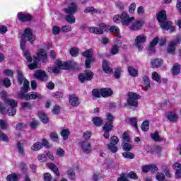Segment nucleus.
Wrapping results in <instances>:
<instances>
[{
	"mask_svg": "<svg viewBox=\"0 0 181 181\" xmlns=\"http://www.w3.org/2000/svg\"><path fill=\"white\" fill-rule=\"evenodd\" d=\"M84 13H98V10L94 8V7H87L84 10Z\"/></svg>",
	"mask_w": 181,
	"mask_h": 181,
	"instance_id": "nucleus-45",
	"label": "nucleus"
},
{
	"mask_svg": "<svg viewBox=\"0 0 181 181\" xmlns=\"http://www.w3.org/2000/svg\"><path fill=\"white\" fill-rule=\"evenodd\" d=\"M61 70H66V64H64V62L58 61L52 67L48 68V71H52L54 74H59Z\"/></svg>",
	"mask_w": 181,
	"mask_h": 181,
	"instance_id": "nucleus-9",
	"label": "nucleus"
},
{
	"mask_svg": "<svg viewBox=\"0 0 181 181\" xmlns=\"http://www.w3.org/2000/svg\"><path fill=\"white\" fill-rule=\"evenodd\" d=\"M123 149L125 152H129L132 149V146L129 143H124L123 145Z\"/></svg>",
	"mask_w": 181,
	"mask_h": 181,
	"instance_id": "nucleus-63",
	"label": "nucleus"
},
{
	"mask_svg": "<svg viewBox=\"0 0 181 181\" xmlns=\"http://www.w3.org/2000/svg\"><path fill=\"white\" fill-rule=\"evenodd\" d=\"M93 77H94V74L91 71H88L85 74V78H86L87 81H90V80H93Z\"/></svg>",
	"mask_w": 181,
	"mask_h": 181,
	"instance_id": "nucleus-62",
	"label": "nucleus"
},
{
	"mask_svg": "<svg viewBox=\"0 0 181 181\" xmlns=\"http://www.w3.org/2000/svg\"><path fill=\"white\" fill-rule=\"evenodd\" d=\"M81 149H82L84 153H91V144L87 141H81L80 142Z\"/></svg>",
	"mask_w": 181,
	"mask_h": 181,
	"instance_id": "nucleus-13",
	"label": "nucleus"
},
{
	"mask_svg": "<svg viewBox=\"0 0 181 181\" xmlns=\"http://www.w3.org/2000/svg\"><path fill=\"white\" fill-rule=\"evenodd\" d=\"M34 77L40 81H47L48 78L46 71L42 70H37L34 74Z\"/></svg>",
	"mask_w": 181,
	"mask_h": 181,
	"instance_id": "nucleus-12",
	"label": "nucleus"
},
{
	"mask_svg": "<svg viewBox=\"0 0 181 181\" xmlns=\"http://www.w3.org/2000/svg\"><path fill=\"white\" fill-rule=\"evenodd\" d=\"M180 74V64L175 63L172 68V74L173 76H177Z\"/></svg>",
	"mask_w": 181,
	"mask_h": 181,
	"instance_id": "nucleus-28",
	"label": "nucleus"
},
{
	"mask_svg": "<svg viewBox=\"0 0 181 181\" xmlns=\"http://www.w3.org/2000/svg\"><path fill=\"white\" fill-rule=\"evenodd\" d=\"M17 148L18 153L20 155H23L25 153V149L23 148V144H22L21 142H18L17 144Z\"/></svg>",
	"mask_w": 181,
	"mask_h": 181,
	"instance_id": "nucleus-54",
	"label": "nucleus"
},
{
	"mask_svg": "<svg viewBox=\"0 0 181 181\" xmlns=\"http://www.w3.org/2000/svg\"><path fill=\"white\" fill-rule=\"evenodd\" d=\"M174 169L176 170L175 176L177 179H181V164L179 163H175L173 165Z\"/></svg>",
	"mask_w": 181,
	"mask_h": 181,
	"instance_id": "nucleus-25",
	"label": "nucleus"
},
{
	"mask_svg": "<svg viewBox=\"0 0 181 181\" xmlns=\"http://www.w3.org/2000/svg\"><path fill=\"white\" fill-rule=\"evenodd\" d=\"M104 134L103 136L105 139H108L110 138V131H112V127H107L106 126L103 127Z\"/></svg>",
	"mask_w": 181,
	"mask_h": 181,
	"instance_id": "nucleus-34",
	"label": "nucleus"
},
{
	"mask_svg": "<svg viewBox=\"0 0 181 181\" xmlns=\"http://www.w3.org/2000/svg\"><path fill=\"white\" fill-rule=\"evenodd\" d=\"M129 122L132 127H134L135 129H138V121L136 120V118L131 117L129 118Z\"/></svg>",
	"mask_w": 181,
	"mask_h": 181,
	"instance_id": "nucleus-52",
	"label": "nucleus"
},
{
	"mask_svg": "<svg viewBox=\"0 0 181 181\" xmlns=\"http://www.w3.org/2000/svg\"><path fill=\"white\" fill-rule=\"evenodd\" d=\"M151 64L152 69H159L163 64V62L160 59H152Z\"/></svg>",
	"mask_w": 181,
	"mask_h": 181,
	"instance_id": "nucleus-23",
	"label": "nucleus"
},
{
	"mask_svg": "<svg viewBox=\"0 0 181 181\" xmlns=\"http://www.w3.org/2000/svg\"><path fill=\"white\" fill-rule=\"evenodd\" d=\"M180 37H178L175 40L170 41L167 48L168 53H169V54H175V53H176V47L177 45H180Z\"/></svg>",
	"mask_w": 181,
	"mask_h": 181,
	"instance_id": "nucleus-8",
	"label": "nucleus"
},
{
	"mask_svg": "<svg viewBox=\"0 0 181 181\" xmlns=\"http://www.w3.org/2000/svg\"><path fill=\"white\" fill-rule=\"evenodd\" d=\"M62 32L67 33V32H71V26L65 25L61 28Z\"/></svg>",
	"mask_w": 181,
	"mask_h": 181,
	"instance_id": "nucleus-60",
	"label": "nucleus"
},
{
	"mask_svg": "<svg viewBox=\"0 0 181 181\" xmlns=\"http://www.w3.org/2000/svg\"><path fill=\"white\" fill-rule=\"evenodd\" d=\"M43 148V144L42 143H35L33 144V146L31 147L32 151H40Z\"/></svg>",
	"mask_w": 181,
	"mask_h": 181,
	"instance_id": "nucleus-41",
	"label": "nucleus"
},
{
	"mask_svg": "<svg viewBox=\"0 0 181 181\" xmlns=\"http://www.w3.org/2000/svg\"><path fill=\"white\" fill-rule=\"evenodd\" d=\"M142 131H144V132H146V131H148V129H149V121L146 120L144 121L141 127Z\"/></svg>",
	"mask_w": 181,
	"mask_h": 181,
	"instance_id": "nucleus-48",
	"label": "nucleus"
},
{
	"mask_svg": "<svg viewBox=\"0 0 181 181\" xmlns=\"http://www.w3.org/2000/svg\"><path fill=\"white\" fill-rule=\"evenodd\" d=\"M143 80L144 81L145 88L149 90V88H151V82L149 81V77H148V76H144L143 77Z\"/></svg>",
	"mask_w": 181,
	"mask_h": 181,
	"instance_id": "nucleus-44",
	"label": "nucleus"
},
{
	"mask_svg": "<svg viewBox=\"0 0 181 181\" xmlns=\"http://www.w3.org/2000/svg\"><path fill=\"white\" fill-rule=\"evenodd\" d=\"M119 142V139L117 136H113L110 138V144L111 145H117Z\"/></svg>",
	"mask_w": 181,
	"mask_h": 181,
	"instance_id": "nucleus-59",
	"label": "nucleus"
},
{
	"mask_svg": "<svg viewBox=\"0 0 181 181\" xmlns=\"http://www.w3.org/2000/svg\"><path fill=\"white\" fill-rule=\"evenodd\" d=\"M132 21H135V17H130L126 12L121 14V22L123 26H129Z\"/></svg>",
	"mask_w": 181,
	"mask_h": 181,
	"instance_id": "nucleus-10",
	"label": "nucleus"
},
{
	"mask_svg": "<svg viewBox=\"0 0 181 181\" xmlns=\"http://www.w3.org/2000/svg\"><path fill=\"white\" fill-rule=\"evenodd\" d=\"M127 104L130 107H138V100L141 98V96L136 93L129 92L128 93Z\"/></svg>",
	"mask_w": 181,
	"mask_h": 181,
	"instance_id": "nucleus-6",
	"label": "nucleus"
},
{
	"mask_svg": "<svg viewBox=\"0 0 181 181\" xmlns=\"http://www.w3.org/2000/svg\"><path fill=\"white\" fill-rule=\"evenodd\" d=\"M66 22H68V23H76V18H74V16H73V14H68L66 18H65Z\"/></svg>",
	"mask_w": 181,
	"mask_h": 181,
	"instance_id": "nucleus-38",
	"label": "nucleus"
},
{
	"mask_svg": "<svg viewBox=\"0 0 181 181\" xmlns=\"http://www.w3.org/2000/svg\"><path fill=\"white\" fill-rule=\"evenodd\" d=\"M0 127L1 129L5 131L8 129V128H9V124H8V122H6V120L0 119Z\"/></svg>",
	"mask_w": 181,
	"mask_h": 181,
	"instance_id": "nucleus-40",
	"label": "nucleus"
},
{
	"mask_svg": "<svg viewBox=\"0 0 181 181\" xmlns=\"http://www.w3.org/2000/svg\"><path fill=\"white\" fill-rule=\"evenodd\" d=\"M122 45V42H118L117 44L113 45L110 49V53L113 56L119 53V47Z\"/></svg>",
	"mask_w": 181,
	"mask_h": 181,
	"instance_id": "nucleus-22",
	"label": "nucleus"
},
{
	"mask_svg": "<svg viewBox=\"0 0 181 181\" xmlns=\"http://www.w3.org/2000/svg\"><path fill=\"white\" fill-rule=\"evenodd\" d=\"M7 114L10 117H13L16 114V107H8L7 110Z\"/></svg>",
	"mask_w": 181,
	"mask_h": 181,
	"instance_id": "nucleus-53",
	"label": "nucleus"
},
{
	"mask_svg": "<svg viewBox=\"0 0 181 181\" xmlns=\"http://www.w3.org/2000/svg\"><path fill=\"white\" fill-rule=\"evenodd\" d=\"M122 138L124 144L131 142V138L129 137V134H128L127 132H124L123 133Z\"/></svg>",
	"mask_w": 181,
	"mask_h": 181,
	"instance_id": "nucleus-39",
	"label": "nucleus"
},
{
	"mask_svg": "<svg viewBox=\"0 0 181 181\" xmlns=\"http://www.w3.org/2000/svg\"><path fill=\"white\" fill-rule=\"evenodd\" d=\"M114 116L111 115V113L106 114V121L107 122L104 124V127H107L109 128H114L112 124H114Z\"/></svg>",
	"mask_w": 181,
	"mask_h": 181,
	"instance_id": "nucleus-16",
	"label": "nucleus"
},
{
	"mask_svg": "<svg viewBox=\"0 0 181 181\" xmlns=\"http://www.w3.org/2000/svg\"><path fill=\"white\" fill-rule=\"evenodd\" d=\"M38 117L43 122V124H47L49 122V117L46 115V113L43 111H40L38 112Z\"/></svg>",
	"mask_w": 181,
	"mask_h": 181,
	"instance_id": "nucleus-27",
	"label": "nucleus"
},
{
	"mask_svg": "<svg viewBox=\"0 0 181 181\" xmlns=\"http://www.w3.org/2000/svg\"><path fill=\"white\" fill-rule=\"evenodd\" d=\"M33 107V104L29 102L21 103V108H23V110H31Z\"/></svg>",
	"mask_w": 181,
	"mask_h": 181,
	"instance_id": "nucleus-35",
	"label": "nucleus"
},
{
	"mask_svg": "<svg viewBox=\"0 0 181 181\" xmlns=\"http://www.w3.org/2000/svg\"><path fill=\"white\" fill-rule=\"evenodd\" d=\"M110 32H111V33H113V35H115V36L119 35V28H118V27L115 25L110 27Z\"/></svg>",
	"mask_w": 181,
	"mask_h": 181,
	"instance_id": "nucleus-43",
	"label": "nucleus"
},
{
	"mask_svg": "<svg viewBox=\"0 0 181 181\" xmlns=\"http://www.w3.org/2000/svg\"><path fill=\"white\" fill-rule=\"evenodd\" d=\"M18 98H21L23 100H26L27 101H29V100H40L42 98V95L36 92L28 94L26 93V92L23 91L18 93Z\"/></svg>",
	"mask_w": 181,
	"mask_h": 181,
	"instance_id": "nucleus-4",
	"label": "nucleus"
},
{
	"mask_svg": "<svg viewBox=\"0 0 181 181\" xmlns=\"http://www.w3.org/2000/svg\"><path fill=\"white\" fill-rule=\"evenodd\" d=\"M102 68H103V70H104L105 72L107 73V74H110V73H112V69H111L108 66V62H107V61H103Z\"/></svg>",
	"mask_w": 181,
	"mask_h": 181,
	"instance_id": "nucleus-31",
	"label": "nucleus"
},
{
	"mask_svg": "<svg viewBox=\"0 0 181 181\" xmlns=\"http://www.w3.org/2000/svg\"><path fill=\"white\" fill-rule=\"evenodd\" d=\"M7 181H17L18 175L16 174H10L6 177Z\"/></svg>",
	"mask_w": 181,
	"mask_h": 181,
	"instance_id": "nucleus-56",
	"label": "nucleus"
},
{
	"mask_svg": "<svg viewBox=\"0 0 181 181\" xmlns=\"http://www.w3.org/2000/svg\"><path fill=\"white\" fill-rule=\"evenodd\" d=\"M82 56L86 59H91L93 57V49H89L83 52Z\"/></svg>",
	"mask_w": 181,
	"mask_h": 181,
	"instance_id": "nucleus-36",
	"label": "nucleus"
},
{
	"mask_svg": "<svg viewBox=\"0 0 181 181\" xmlns=\"http://www.w3.org/2000/svg\"><path fill=\"white\" fill-rule=\"evenodd\" d=\"M146 35L144 34L139 35L136 37L134 41V46L138 49L139 52L144 49V43L146 42Z\"/></svg>",
	"mask_w": 181,
	"mask_h": 181,
	"instance_id": "nucleus-7",
	"label": "nucleus"
},
{
	"mask_svg": "<svg viewBox=\"0 0 181 181\" xmlns=\"http://www.w3.org/2000/svg\"><path fill=\"white\" fill-rule=\"evenodd\" d=\"M112 94V90L110 88H104L100 89V95L107 98V97H111Z\"/></svg>",
	"mask_w": 181,
	"mask_h": 181,
	"instance_id": "nucleus-21",
	"label": "nucleus"
},
{
	"mask_svg": "<svg viewBox=\"0 0 181 181\" xmlns=\"http://www.w3.org/2000/svg\"><path fill=\"white\" fill-rule=\"evenodd\" d=\"M69 135H70V130H69V129H63L61 132V136H62L64 141L69 139Z\"/></svg>",
	"mask_w": 181,
	"mask_h": 181,
	"instance_id": "nucleus-33",
	"label": "nucleus"
},
{
	"mask_svg": "<svg viewBox=\"0 0 181 181\" xmlns=\"http://www.w3.org/2000/svg\"><path fill=\"white\" fill-rule=\"evenodd\" d=\"M92 95H93L95 98H100V97H101L100 90H98V89H93L92 90Z\"/></svg>",
	"mask_w": 181,
	"mask_h": 181,
	"instance_id": "nucleus-57",
	"label": "nucleus"
},
{
	"mask_svg": "<svg viewBox=\"0 0 181 181\" xmlns=\"http://www.w3.org/2000/svg\"><path fill=\"white\" fill-rule=\"evenodd\" d=\"M92 121H93L94 125H95V127H101V125H103V122H104L103 119H101V117H93Z\"/></svg>",
	"mask_w": 181,
	"mask_h": 181,
	"instance_id": "nucleus-30",
	"label": "nucleus"
},
{
	"mask_svg": "<svg viewBox=\"0 0 181 181\" xmlns=\"http://www.w3.org/2000/svg\"><path fill=\"white\" fill-rule=\"evenodd\" d=\"M128 71H129L130 76H132V77H136V76H138V71H136L132 66H129Z\"/></svg>",
	"mask_w": 181,
	"mask_h": 181,
	"instance_id": "nucleus-47",
	"label": "nucleus"
},
{
	"mask_svg": "<svg viewBox=\"0 0 181 181\" xmlns=\"http://www.w3.org/2000/svg\"><path fill=\"white\" fill-rule=\"evenodd\" d=\"M145 24L144 20H139L134 21L132 25L129 27L130 30L136 31L142 29V26Z\"/></svg>",
	"mask_w": 181,
	"mask_h": 181,
	"instance_id": "nucleus-14",
	"label": "nucleus"
},
{
	"mask_svg": "<svg viewBox=\"0 0 181 181\" xmlns=\"http://www.w3.org/2000/svg\"><path fill=\"white\" fill-rule=\"evenodd\" d=\"M151 139H153V141H162V139L159 136L158 132H156L154 134H151Z\"/></svg>",
	"mask_w": 181,
	"mask_h": 181,
	"instance_id": "nucleus-50",
	"label": "nucleus"
},
{
	"mask_svg": "<svg viewBox=\"0 0 181 181\" xmlns=\"http://www.w3.org/2000/svg\"><path fill=\"white\" fill-rule=\"evenodd\" d=\"M69 104H71L72 107H78V105H80L78 98L75 94H72L69 96Z\"/></svg>",
	"mask_w": 181,
	"mask_h": 181,
	"instance_id": "nucleus-19",
	"label": "nucleus"
},
{
	"mask_svg": "<svg viewBox=\"0 0 181 181\" xmlns=\"http://www.w3.org/2000/svg\"><path fill=\"white\" fill-rule=\"evenodd\" d=\"M8 135H6L4 132L0 130V141H4L5 142H8Z\"/></svg>",
	"mask_w": 181,
	"mask_h": 181,
	"instance_id": "nucleus-58",
	"label": "nucleus"
},
{
	"mask_svg": "<svg viewBox=\"0 0 181 181\" xmlns=\"http://www.w3.org/2000/svg\"><path fill=\"white\" fill-rule=\"evenodd\" d=\"M107 149L112 153H117V152H118V147H117L115 144H108Z\"/></svg>",
	"mask_w": 181,
	"mask_h": 181,
	"instance_id": "nucleus-46",
	"label": "nucleus"
},
{
	"mask_svg": "<svg viewBox=\"0 0 181 181\" xmlns=\"http://www.w3.org/2000/svg\"><path fill=\"white\" fill-rule=\"evenodd\" d=\"M67 175L69 179H71V180H74V179H76V173H74V169H69L67 171Z\"/></svg>",
	"mask_w": 181,
	"mask_h": 181,
	"instance_id": "nucleus-42",
	"label": "nucleus"
},
{
	"mask_svg": "<svg viewBox=\"0 0 181 181\" xmlns=\"http://www.w3.org/2000/svg\"><path fill=\"white\" fill-rule=\"evenodd\" d=\"M64 64L66 70H70V69H73V70H77L78 69V64L74 61L64 62Z\"/></svg>",
	"mask_w": 181,
	"mask_h": 181,
	"instance_id": "nucleus-20",
	"label": "nucleus"
},
{
	"mask_svg": "<svg viewBox=\"0 0 181 181\" xmlns=\"http://www.w3.org/2000/svg\"><path fill=\"white\" fill-rule=\"evenodd\" d=\"M166 118H168V119H169V121H170L171 122H177V119H179V117H177V115L172 112L167 113Z\"/></svg>",
	"mask_w": 181,
	"mask_h": 181,
	"instance_id": "nucleus-26",
	"label": "nucleus"
},
{
	"mask_svg": "<svg viewBox=\"0 0 181 181\" xmlns=\"http://www.w3.org/2000/svg\"><path fill=\"white\" fill-rule=\"evenodd\" d=\"M83 139H85V141H88V139H90V138H91V132H90L88 131L83 132Z\"/></svg>",
	"mask_w": 181,
	"mask_h": 181,
	"instance_id": "nucleus-61",
	"label": "nucleus"
},
{
	"mask_svg": "<svg viewBox=\"0 0 181 181\" xmlns=\"http://www.w3.org/2000/svg\"><path fill=\"white\" fill-rule=\"evenodd\" d=\"M157 19L158 22H160V28L162 29H164L165 30H170V32L172 33V32H175V27L172 26V22L170 21H166V11H161L158 13Z\"/></svg>",
	"mask_w": 181,
	"mask_h": 181,
	"instance_id": "nucleus-1",
	"label": "nucleus"
},
{
	"mask_svg": "<svg viewBox=\"0 0 181 181\" xmlns=\"http://www.w3.org/2000/svg\"><path fill=\"white\" fill-rule=\"evenodd\" d=\"M99 179H101V174L98 173H94L93 175L92 180L93 181H98Z\"/></svg>",
	"mask_w": 181,
	"mask_h": 181,
	"instance_id": "nucleus-64",
	"label": "nucleus"
},
{
	"mask_svg": "<svg viewBox=\"0 0 181 181\" xmlns=\"http://www.w3.org/2000/svg\"><path fill=\"white\" fill-rule=\"evenodd\" d=\"M23 54H24V56H25L26 60L29 63H32V56H30V52H29L28 50H24Z\"/></svg>",
	"mask_w": 181,
	"mask_h": 181,
	"instance_id": "nucleus-51",
	"label": "nucleus"
},
{
	"mask_svg": "<svg viewBox=\"0 0 181 181\" xmlns=\"http://www.w3.org/2000/svg\"><path fill=\"white\" fill-rule=\"evenodd\" d=\"M159 42V37H156L150 43L148 47V50L151 52V53H155V46L158 45Z\"/></svg>",
	"mask_w": 181,
	"mask_h": 181,
	"instance_id": "nucleus-24",
	"label": "nucleus"
},
{
	"mask_svg": "<svg viewBox=\"0 0 181 181\" xmlns=\"http://www.w3.org/2000/svg\"><path fill=\"white\" fill-rule=\"evenodd\" d=\"M161 169L167 177H169L170 179V177H172V173H170V169H169L168 166L163 165L161 166Z\"/></svg>",
	"mask_w": 181,
	"mask_h": 181,
	"instance_id": "nucleus-32",
	"label": "nucleus"
},
{
	"mask_svg": "<svg viewBox=\"0 0 181 181\" xmlns=\"http://www.w3.org/2000/svg\"><path fill=\"white\" fill-rule=\"evenodd\" d=\"M18 18L21 22H29L32 21V16L28 13L24 14L23 13H18Z\"/></svg>",
	"mask_w": 181,
	"mask_h": 181,
	"instance_id": "nucleus-17",
	"label": "nucleus"
},
{
	"mask_svg": "<svg viewBox=\"0 0 181 181\" xmlns=\"http://www.w3.org/2000/svg\"><path fill=\"white\" fill-rule=\"evenodd\" d=\"M78 48H71L69 53L73 57H77L78 56Z\"/></svg>",
	"mask_w": 181,
	"mask_h": 181,
	"instance_id": "nucleus-49",
	"label": "nucleus"
},
{
	"mask_svg": "<svg viewBox=\"0 0 181 181\" xmlns=\"http://www.w3.org/2000/svg\"><path fill=\"white\" fill-rule=\"evenodd\" d=\"M35 39H36V37L35 35H33L32 30L30 28H25L20 42V47L21 50H25V47L26 46V40L30 42V43H33V42H35Z\"/></svg>",
	"mask_w": 181,
	"mask_h": 181,
	"instance_id": "nucleus-2",
	"label": "nucleus"
},
{
	"mask_svg": "<svg viewBox=\"0 0 181 181\" xmlns=\"http://www.w3.org/2000/svg\"><path fill=\"white\" fill-rule=\"evenodd\" d=\"M34 63L30 64L28 67L30 70H35V69L37 68V62H42V63H46L47 60V54H46V52L43 49H41L38 53L37 58L33 57Z\"/></svg>",
	"mask_w": 181,
	"mask_h": 181,
	"instance_id": "nucleus-3",
	"label": "nucleus"
},
{
	"mask_svg": "<svg viewBox=\"0 0 181 181\" xmlns=\"http://www.w3.org/2000/svg\"><path fill=\"white\" fill-rule=\"evenodd\" d=\"M48 168H49V169L52 170L54 173H55L56 176H60V173H59V168L53 163H48Z\"/></svg>",
	"mask_w": 181,
	"mask_h": 181,
	"instance_id": "nucleus-29",
	"label": "nucleus"
},
{
	"mask_svg": "<svg viewBox=\"0 0 181 181\" xmlns=\"http://www.w3.org/2000/svg\"><path fill=\"white\" fill-rule=\"evenodd\" d=\"M122 156L126 159H134L135 155L132 153L124 152L122 153Z\"/></svg>",
	"mask_w": 181,
	"mask_h": 181,
	"instance_id": "nucleus-55",
	"label": "nucleus"
},
{
	"mask_svg": "<svg viewBox=\"0 0 181 181\" xmlns=\"http://www.w3.org/2000/svg\"><path fill=\"white\" fill-rule=\"evenodd\" d=\"M17 74H18V81L20 86H22V83H23V87L21 88V93L23 91L24 93H28L29 90V81H28V79H25L23 77V74H22V71L18 70Z\"/></svg>",
	"mask_w": 181,
	"mask_h": 181,
	"instance_id": "nucleus-5",
	"label": "nucleus"
},
{
	"mask_svg": "<svg viewBox=\"0 0 181 181\" xmlns=\"http://www.w3.org/2000/svg\"><path fill=\"white\" fill-rule=\"evenodd\" d=\"M78 8V7L77 6V4L74 2H72L69 5L67 8L64 9V11L65 13L73 14L77 12Z\"/></svg>",
	"mask_w": 181,
	"mask_h": 181,
	"instance_id": "nucleus-15",
	"label": "nucleus"
},
{
	"mask_svg": "<svg viewBox=\"0 0 181 181\" xmlns=\"http://www.w3.org/2000/svg\"><path fill=\"white\" fill-rule=\"evenodd\" d=\"M152 79L154 81H156V83H158V84H160V83L162 82L160 79V76H159V74H158V72L152 73Z\"/></svg>",
	"mask_w": 181,
	"mask_h": 181,
	"instance_id": "nucleus-37",
	"label": "nucleus"
},
{
	"mask_svg": "<svg viewBox=\"0 0 181 181\" xmlns=\"http://www.w3.org/2000/svg\"><path fill=\"white\" fill-rule=\"evenodd\" d=\"M4 104L10 108H16L18 107V101L14 99L8 98L4 100Z\"/></svg>",
	"mask_w": 181,
	"mask_h": 181,
	"instance_id": "nucleus-18",
	"label": "nucleus"
},
{
	"mask_svg": "<svg viewBox=\"0 0 181 181\" xmlns=\"http://www.w3.org/2000/svg\"><path fill=\"white\" fill-rule=\"evenodd\" d=\"M88 30L90 33H95L96 35H103L105 30V25L100 24L99 27H89Z\"/></svg>",
	"mask_w": 181,
	"mask_h": 181,
	"instance_id": "nucleus-11",
	"label": "nucleus"
}]
</instances>
